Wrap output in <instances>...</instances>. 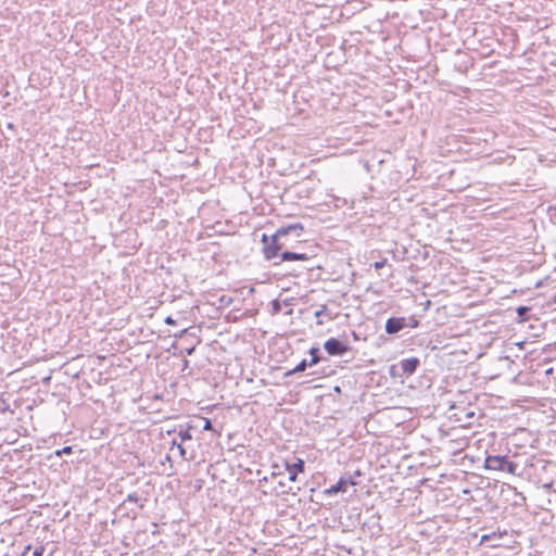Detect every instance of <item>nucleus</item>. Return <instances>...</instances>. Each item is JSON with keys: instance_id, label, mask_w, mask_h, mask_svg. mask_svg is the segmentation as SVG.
I'll return each instance as SVG.
<instances>
[{"instance_id": "f257e3e1", "label": "nucleus", "mask_w": 556, "mask_h": 556, "mask_svg": "<svg viewBox=\"0 0 556 556\" xmlns=\"http://www.w3.org/2000/svg\"><path fill=\"white\" fill-rule=\"evenodd\" d=\"M304 230V226L301 223H294L287 226H282L276 230L274 235L268 237L266 233L262 236L263 254L266 260H273L279 255V252L287 247L286 242H282L285 237L293 235L295 238H300Z\"/></svg>"}, {"instance_id": "f03ea898", "label": "nucleus", "mask_w": 556, "mask_h": 556, "mask_svg": "<svg viewBox=\"0 0 556 556\" xmlns=\"http://www.w3.org/2000/svg\"><path fill=\"white\" fill-rule=\"evenodd\" d=\"M484 467L490 470L508 472L514 476H520L519 465L509 459L506 455H489L484 460Z\"/></svg>"}, {"instance_id": "7ed1b4c3", "label": "nucleus", "mask_w": 556, "mask_h": 556, "mask_svg": "<svg viewBox=\"0 0 556 556\" xmlns=\"http://www.w3.org/2000/svg\"><path fill=\"white\" fill-rule=\"evenodd\" d=\"M324 349L331 356H341L350 350V346L339 339L330 338L324 343Z\"/></svg>"}, {"instance_id": "20e7f679", "label": "nucleus", "mask_w": 556, "mask_h": 556, "mask_svg": "<svg viewBox=\"0 0 556 556\" xmlns=\"http://www.w3.org/2000/svg\"><path fill=\"white\" fill-rule=\"evenodd\" d=\"M407 326L404 317H390L386 321V332L388 334H395Z\"/></svg>"}, {"instance_id": "39448f33", "label": "nucleus", "mask_w": 556, "mask_h": 556, "mask_svg": "<svg viewBox=\"0 0 556 556\" xmlns=\"http://www.w3.org/2000/svg\"><path fill=\"white\" fill-rule=\"evenodd\" d=\"M305 468V463L303 459L298 458L295 463H286V470L288 471V481L294 482L296 481L298 473L303 472Z\"/></svg>"}, {"instance_id": "423d86ee", "label": "nucleus", "mask_w": 556, "mask_h": 556, "mask_svg": "<svg viewBox=\"0 0 556 556\" xmlns=\"http://www.w3.org/2000/svg\"><path fill=\"white\" fill-rule=\"evenodd\" d=\"M419 364H420V361L417 357L402 359L400 362V366L402 369V376L409 377L413 374H415Z\"/></svg>"}, {"instance_id": "0eeeda50", "label": "nucleus", "mask_w": 556, "mask_h": 556, "mask_svg": "<svg viewBox=\"0 0 556 556\" xmlns=\"http://www.w3.org/2000/svg\"><path fill=\"white\" fill-rule=\"evenodd\" d=\"M349 485H355V481L351 477H341L339 481L326 490L327 494H337L340 492H346Z\"/></svg>"}, {"instance_id": "6e6552de", "label": "nucleus", "mask_w": 556, "mask_h": 556, "mask_svg": "<svg viewBox=\"0 0 556 556\" xmlns=\"http://www.w3.org/2000/svg\"><path fill=\"white\" fill-rule=\"evenodd\" d=\"M281 262L283 261H308L309 257L305 253H295V252H289L285 251L280 255Z\"/></svg>"}, {"instance_id": "1a4fd4ad", "label": "nucleus", "mask_w": 556, "mask_h": 556, "mask_svg": "<svg viewBox=\"0 0 556 556\" xmlns=\"http://www.w3.org/2000/svg\"><path fill=\"white\" fill-rule=\"evenodd\" d=\"M147 500L146 498H142L141 496L138 495L137 492H132V493H129L126 497V500L124 501V503L126 502H131V503H136L138 504L139 508H143L144 507V502Z\"/></svg>"}, {"instance_id": "9d476101", "label": "nucleus", "mask_w": 556, "mask_h": 556, "mask_svg": "<svg viewBox=\"0 0 556 556\" xmlns=\"http://www.w3.org/2000/svg\"><path fill=\"white\" fill-rule=\"evenodd\" d=\"M308 353L312 356V358L309 361V366H314V365H316L317 363H319L323 359V357L319 355V348L318 346L311 348Z\"/></svg>"}, {"instance_id": "9b49d317", "label": "nucleus", "mask_w": 556, "mask_h": 556, "mask_svg": "<svg viewBox=\"0 0 556 556\" xmlns=\"http://www.w3.org/2000/svg\"><path fill=\"white\" fill-rule=\"evenodd\" d=\"M307 366H309V362H307L306 359H302L293 369L287 371L286 376H291V375H294L298 372H302L307 368Z\"/></svg>"}, {"instance_id": "f8f14e48", "label": "nucleus", "mask_w": 556, "mask_h": 556, "mask_svg": "<svg viewBox=\"0 0 556 556\" xmlns=\"http://www.w3.org/2000/svg\"><path fill=\"white\" fill-rule=\"evenodd\" d=\"M184 443L185 442L179 441L177 438H174L172 441L170 450H173L174 447H177L181 458L187 459V456H186L187 452H186V448L184 447Z\"/></svg>"}, {"instance_id": "ddd939ff", "label": "nucleus", "mask_w": 556, "mask_h": 556, "mask_svg": "<svg viewBox=\"0 0 556 556\" xmlns=\"http://www.w3.org/2000/svg\"><path fill=\"white\" fill-rule=\"evenodd\" d=\"M502 538V533H496V532H492L490 534H483L481 536V543L484 544V543H488L490 541H493L495 539H501Z\"/></svg>"}, {"instance_id": "4468645a", "label": "nucleus", "mask_w": 556, "mask_h": 556, "mask_svg": "<svg viewBox=\"0 0 556 556\" xmlns=\"http://www.w3.org/2000/svg\"><path fill=\"white\" fill-rule=\"evenodd\" d=\"M178 438H179V441H181V442H186V441L192 440V434L190 432V429L180 430L178 432Z\"/></svg>"}, {"instance_id": "2eb2a0df", "label": "nucleus", "mask_w": 556, "mask_h": 556, "mask_svg": "<svg viewBox=\"0 0 556 556\" xmlns=\"http://www.w3.org/2000/svg\"><path fill=\"white\" fill-rule=\"evenodd\" d=\"M73 452V446H64L62 450L55 451L56 456H62L63 454H71Z\"/></svg>"}, {"instance_id": "dca6fc26", "label": "nucleus", "mask_w": 556, "mask_h": 556, "mask_svg": "<svg viewBox=\"0 0 556 556\" xmlns=\"http://www.w3.org/2000/svg\"><path fill=\"white\" fill-rule=\"evenodd\" d=\"M9 408H10L9 403L4 399L0 397V413L3 414L7 410H9Z\"/></svg>"}, {"instance_id": "f3484780", "label": "nucleus", "mask_w": 556, "mask_h": 556, "mask_svg": "<svg viewBox=\"0 0 556 556\" xmlns=\"http://www.w3.org/2000/svg\"><path fill=\"white\" fill-rule=\"evenodd\" d=\"M327 311H328L327 305H321V306H320V308H319V309H317V311L315 312V314H314V315H315V317H316V318H319V317H321V316H323Z\"/></svg>"}, {"instance_id": "a211bd4d", "label": "nucleus", "mask_w": 556, "mask_h": 556, "mask_svg": "<svg viewBox=\"0 0 556 556\" xmlns=\"http://www.w3.org/2000/svg\"><path fill=\"white\" fill-rule=\"evenodd\" d=\"M387 262H388L387 258L375 262L374 263L375 269L379 270V269L383 268L386 266Z\"/></svg>"}, {"instance_id": "6ab92c4d", "label": "nucleus", "mask_w": 556, "mask_h": 556, "mask_svg": "<svg viewBox=\"0 0 556 556\" xmlns=\"http://www.w3.org/2000/svg\"><path fill=\"white\" fill-rule=\"evenodd\" d=\"M408 327L410 328H416L418 327L419 325V321L414 317L412 316L409 319H408V323H406Z\"/></svg>"}, {"instance_id": "aec40b11", "label": "nucleus", "mask_w": 556, "mask_h": 556, "mask_svg": "<svg viewBox=\"0 0 556 556\" xmlns=\"http://www.w3.org/2000/svg\"><path fill=\"white\" fill-rule=\"evenodd\" d=\"M280 309H281V304H280V302H279L278 300H274V301H273V311H274V313H275V314H276V313H279V312H280Z\"/></svg>"}, {"instance_id": "412c9836", "label": "nucleus", "mask_w": 556, "mask_h": 556, "mask_svg": "<svg viewBox=\"0 0 556 556\" xmlns=\"http://www.w3.org/2000/svg\"><path fill=\"white\" fill-rule=\"evenodd\" d=\"M43 552H45V547L38 546L34 549L33 556H42Z\"/></svg>"}, {"instance_id": "4be33fe9", "label": "nucleus", "mask_w": 556, "mask_h": 556, "mask_svg": "<svg viewBox=\"0 0 556 556\" xmlns=\"http://www.w3.org/2000/svg\"><path fill=\"white\" fill-rule=\"evenodd\" d=\"M203 429L204 430H212L213 429V425H212V421L210 419L204 418Z\"/></svg>"}, {"instance_id": "5701e85b", "label": "nucleus", "mask_w": 556, "mask_h": 556, "mask_svg": "<svg viewBox=\"0 0 556 556\" xmlns=\"http://www.w3.org/2000/svg\"><path fill=\"white\" fill-rule=\"evenodd\" d=\"M528 311L529 308L526 306H519L517 309L519 316H523Z\"/></svg>"}, {"instance_id": "b1692460", "label": "nucleus", "mask_w": 556, "mask_h": 556, "mask_svg": "<svg viewBox=\"0 0 556 556\" xmlns=\"http://www.w3.org/2000/svg\"><path fill=\"white\" fill-rule=\"evenodd\" d=\"M164 321L167 325H176V320L172 316H167Z\"/></svg>"}, {"instance_id": "393cba45", "label": "nucleus", "mask_w": 556, "mask_h": 556, "mask_svg": "<svg viewBox=\"0 0 556 556\" xmlns=\"http://www.w3.org/2000/svg\"><path fill=\"white\" fill-rule=\"evenodd\" d=\"M195 346H190L186 349L188 355H192L194 353Z\"/></svg>"}, {"instance_id": "a878e982", "label": "nucleus", "mask_w": 556, "mask_h": 556, "mask_svg": "<svg viewBox=\"0 0 556 556\" xmlns=\"http://www.w3.org/2000/svg\"><path fill=\"white\" fill-rule=\"evenodd\" d=\"M187 332H188V330H187V329H184V330H181V331H180V333H179V334H175V337H179V338H181V337H182L184 334H186Z\"/></svg>"}, {"instance_id": "bb28decb", "label": "nucleus", "mask_w": 556, "mask_h": 556, "mask_svg": "<svg viewBox=\"0 0 556 556\" xmlns=\"http://www.w3.org/2000/svg\"><path fill=\"white\" fill-rule=\"evenodd\" d=\"M282 493H287L288 494V493H293V492H292V489L289 488L288 490H282Z\"/></svg>"}, {"instance_id": "cd10ccee", "label": "nucleus", "mask_w": 556, "mask_h": 556, "mask_svg": "<svg viewBox=\"0 0 556 556\" xmlns=\"http://www.w3.org/2000/svg\"><path fill=\"white\" fill-rule=\"evenodd\" d=\"M29 549H30V545L26 546V548H25V551H24V553H23V555H22V556H25V554H26Z\"/></svg>"}, {"instance_id": "c85d7f7f", "label": "nucleus", "mask_w": 556, "mask_h": 556, "mask_svg": "<svg viewBox=\"0 0 556 556\" xmlns=\"http://www.w3.org/2000/svg\"><path fill=\"white\" fill-rule=\"evenodd\" d=\"M279 485H280L281 488H285V486H286V482H285V481H282V480H280V481H279Z\"/></svg>"}, {"instance_id": "c756f323", "label": "nucleus", "mask_w": 556, "mask_h": 556, "mask_svg": "<svg viewBox=\"0 0 556 556\" xmlns=\"http://www.w3.org/2000/svg\"><path fill=\"white\" fill-rule=\"evenodd\" d=\"M303 269L311 270V269H313V266H305V267H303Z\"/></svg>"}, {"instance_id": "7c9ffc66", "label": "nucleus", "mask_w": 556, "mask_h": 556, "mask_svg": "<svg viewBox=\"0 0 556 556\" xmlns=\"http://www.w3.org/2000/svg\"><path fill=\"white\" fill-rule=\"evenodd\" d=\"M282 242H286V243L288 244L287 237H285V238L282 239Z\"/></svg>"}, {"instance_id": "2f4dec72", "label": "nucleus", "mask_w": 556, "mask_h": 556, "mask_svg": "<svg viewBox=\"0 0 556 556\" xmlns=\"http://www.w3.org/2000/svg\"><path fill=\"white\" fill-rule=\"evenodd\" d=\"M475 414L473 413H468L467 416L468 417H472Z\"/></svg>"}]
</instances>
